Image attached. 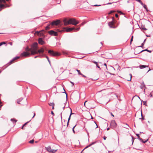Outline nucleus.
<instances>
[{
  "instance_id": "nucleus-19",
  "label": "nucleus",
  "mask_w": 153,
  "mask_h": 153,
  "mask_svg": "<svg viewBox=\"0 0 153 153\" xmlns=\"http://www.w3.org/2000/svg\"><path fill=\"white\" fill-rule=\"evenodd\" d=\"M140 88L142 89H143L144 88H146L145 85L143 82L141 84L140 86Z\"/></svg>"
},
{
  "instance_id": "nucleus-28",
  "label": "nucleus",
  "mask_w": 153,
  "mask_h": 153,
  "mask_svg": "<svg viewBox=\"0 0 153 153\" xmlns=\"http://www.w3.org/2000/svg\"><path fill=\"white\" fill-rule=\"evenodd\" d=\"M76 71L78 72V74L80 75H82V74L80 72V71L79 70L76 69Z\"/></svg>"
},
{
  "instance_id": "nucleus-61",
  "label": "nucleus",
  "mask_w": 153,
  "mask_h": 153,
  "mask_svg": "<svg viewBox=\"0 0 153 153\" xmlns=\"http://www.w3.org/2000/svg\"><path fill=\"white\" fill-rule=\"evenodd\" d=\"M141 116H142V119L143 120H144V118H143V116L142 115V114H141Z\"/></svg>"
},
{
  "instance_id": "nucleus-45",
  "label": "nucleus",
  "mask_w": 153,
  "mask_h": 153,
  "mask_svg": "<svg viewBox=\"0 0 153 153\" xmlns=\"http://www.w3.org/2000/svg\"><path fill=\"white\" fill-rule=\"evenodd\" d=\"M82 75L83 77H86V76H85V75H83L82 74V75Z\"/></svg>"
},
{
  "instance_id": "nucleus-39",
  "label": "nucleus",
  "mask_w": 153,
  "mask_h": 153,
  "mask_svg": "<svg viewBox=\"0 0 153 153\" xmlns=\"http://www.w3.org/2000/svg\"><path fill=\"white\" fill-rule=\"evenodd\" d=\"M71 113H70V115H71V114H74L73 113H72V110L71 109Z\"/></svg>"
},
{
  "instance_id": "nucleus-36",
  "label": "nucleus",
  "mask_w": 153,
  "mask_h": 153,
  "mask_svg": "<svg viewBox=\"0 0 153 153\" xmlns=\"http://www.w3.org/2000/svg\"><path fill=\"white\" fill-rule=\"evenodd\" d=\"M134 138L133 137H132V143L133 144L134 140Z\"/></svg>"
},
{
  "instance_id": "nucleus-1",
  "label": "nucleus",
  "mask_w": 153,
  "mask_h": 153,
  "mask_svg": "<svg viewBox=\"0 0 153 153\" xmlns=\"http://www.w3.org/2000/svg\"><path fill=\"white\" fill-rule=\"evenodd\" d=\"M64 25L65 26L71 24L74 25H76L79 23V22L76 21L75 19L71 18L68 20L65 19L63 20Z\"/></svg>"
},
{
  "instance_id": "nucleus-62",
  "label": "nucleus",
  "mask_w": 153,
  "mask_h": 153,
  "mask_svg": "<svg viewBox=\"0 0 153 153\" xmlns=\"http://www.w3.org/2000/svg\"><path fill=\"white\" fill-rule=\"evenodd\" d=\"M150 96L151 97H152V93H151L150 94Z\"/></svg>"
},
{
  "instance_id": "nucleus-22",
  "label": "nucleus",
  "mask_w": 153,
  "mask_h": 153,
  "mask_svg": "<svg viewBox=\"0 0 153 153\" xmlns=\"http://www.w3.org/2000/svg\"><path fill=\"white\" fill-rule=\"evenodd\" d=\"M10 120L13 122V123H16V122L17 121V120L15 119H10Z\"/></svg>"
},
{
  "instance_id": "nucleus-40",
  "label": "nucleus",
  "mask_w": 153,
  "mask_h": 153,
  "mask_svg": "<svg viewBox=\"0 0 153 153\" xmlns=\"http://www.w3.org/2000/svg\"><path fill=\"white\" fill-rule=\"evenodd\" d=\"M29 122V121H28L26 123H25L23 125V126H25V125H26V124L28 123V122Z\"/></svg>"
},
{
  "instance_id": "nucleus-30",
  "label": "nucleus",
  "mask_w": 153,
  "mask_h": 153,
  "mask_svg": "<svg viewBox=\"0 0 153 153\" xmlns=\"http://www.w3.org/2000/svg\"><path fill=\"white\" fill-rule=\"evenodd\" d=\"M34 140H30L29 142L30 143H34Z\"/></svg>"
},
{
  "instance_id": "nucleus-25",
  "label": "nucleus",
  "mask_w": 153,
  "mask_h": 153,
  "mask_svg": "<svg viewBox=\"0 0 153 153\" xmlns=\"http://www.w3.org/2000/svg\"><path fill=\"white\" fill-rule=\"evenodd\" d=\"M96 143V142H94L92 143L91 144H89V145H88V146H86L85 148V149H86L87 148H88V147L91 146V145H92L94 144H95Z\"/></svg>"
},
{
  "instance_id": "nucleus-34",
  "label": "nucleus",
  "mask_w": 153,
  "mask_h": 153,
  "mask_svg": "<svg viewBox=\"0 0 153 153\" xmlns=\"http://www.w3.org/2000/svg\"><path fill=\"white\" fill-rule=\"evenodd\" d=\"M144 45V43H142L141 45L140 46H138V47H142L143 48V46Z\"/></svg>"
},
{
  "instance_id": "nucleus-17",
  "label": "nucleus",
  "mask_w": 153,
  "mask_h": 153,
  "mask_svg": "<svg viewBox=\"0 0 153 153\" xmlns=\"http://www.w3.org/2000/svg\"><path fill=\"white\" fill-rule=\"evenodd\" d=\"M92 62L93 63L95 64L96 65V67L99 68L100 69H101V68L98 65L97 62H96L94 61H92Z\"/></svg>"
},
{
  "instance_id": "nucleus-2",
  "label": "nucleus",
  "mask_w": 153,
  "mask_h": 153,
  "mask_svg": "<svg viewBox=\"0 0 153 153\" xmlns=\"http://www.w3.org/2000/svg\"><path fill=\"white\" fill-rule=\"evenodd\" d=\"M31 55H33L37 54L36 51L38 49V43L37 42H35L31 45Z\"/></svg>"
},
{
  "instance_id": "nucleus-24",
  "label": "nucleus",
  "mask_w": 153,
  "mask_h": 153,
  "mask_svg": "<svg viewBox=\"0 0 153 153\" xmlns=\"http://www.w3.org/2000/svg\"><path fill=\"white\" fill-rule=\"evenodd\" d=\"M23 98H20L19 99H18L17 100V102L18 104H19V103L22 100Z\"/></svg>"
},
{
  "instance_id": "nucleus-47",
  "label": "nucleus",
  "mask_w": 153,
  "mask_h": 153,
  "mask_svg": "<svg viewBox=\"0 0 153 153\" xmlns=\"http://www.w3.org/2000/svg\"><path fill=\"white\" fill-rule=\"evenodd\" d=\"M142 29L145 30H146V29L145 27H142Z\"/></svg>"
},
{
  "instance_id": "nucleus-58",
  "label": "nucleus",
  "mask_w": 153,
  "mask_h": 153,
  "mask_svg": "<svg viewBox=\"0 0 153 153\" xmlns=\"http://www.w3.org/2000/svg\"><path fill=\"white\" fill-rule=\"evenodd\" d=\"M87 101H86L84 103V105L85 106V103L87 102Z\"/></svg>"
},
{
  "instance_id": "nucleus-15",
  "label": "nucleus",
  "mask_w": 153,
  "mask_h": 153,
  "mask_svg": "<svg viewBox=\"0 0 153 153\" xmlns=\"http://www.w3.org/2000/svg\"><path fill=\"white\" fill-rule=\"evenodd\" d=\"M19 56H16V57H15L14 58H13L10 62H9V63H10V64H11L12 63H13V61H14V60H15L16 59H17L19 58Z\"/></svg>"
},
{
  "instance_id": "nucleus-44",
  "label": "nucleus",
  "mask_w": 153,
  "mask_h": 153,
  "mask_svg": "<svg viewBox=\"0 0 153 153\" xmlns=\"http://www.w3.org/2000/svg\"><path fill=\"white\" fill-rule=\"evenodd\" d=\"M85 23H84V22H82V23L80 25L81 26H82V25H83Z\"/></svg>"
},
{
  "instance_id": "nucleus-6",
  "label": "nucleus",
  "mask_w": 153,
  "mask_h": 153,
  "mask_svg": "<svg viewBox=\"0 0 153 153\" xmlns=\"http://www.w3.org/2000/svg\"><path fill=\"white\" fill-rule=\"evenodd\" d=\"M117 124L114 120H112L111 121L110 123V126L112 128H115L117 126Z\"/></svg>"
},
{
  "instance_id": "nucleus-4",
  "label": "nucleus",
  "mask_w": 153,
  "mask_h": 153,
  "mask_svg": "<svg viewBox=\"0 0 153 153\" xmlns=\"http://www.w3.org/2000/svg\"><path fill=\"white\" fill-rule=\"evenodd\" d=\"M48 53L53 56H56L59 55L60 54L57 52H55L53 51L49 50Z\"/></svg>"
},
{
  "instance_id": "nucleus-7",
  "label": "nucleus",
  "mask_w": 153,
  "mask_h": 153,
  "mask_svg": "<svg viewBox=\"0 0 153 153\" xmlns=\"http://www.w3.org/2000/svg\"><path fill=\"white\" fill-rule=\"evenodd\" d=\"M30 55H31V53H30L29 52L25 51L21 53V56H22L28 57Z\"/></svg>"
},
{
  "instance_id": "nucleus-18",
  "label": "nucleus",
  "mask_w": 153,
  "mask_h": 153,
  "mask_svg": "<svg viewBox=\"0 0 153 153\" xmlns=\"http://www.w3.org/2000/svg\"><path fill=\"white\" fill-rule=\"evenodd\" d=\"M25 50L26 52H28L30 51L31 52V48H29L28 46H27L25 49Z\"/></svg>"
},
{
  "instance_id": "nucleus-53",
  "label": "nucleus",
  "mask_w": 153,
  "mask_h": 153,
  "mask_svg": "<svg viewBox=\"0 0 153 153\" xmlns=\"http://www.w3.org/2000/svg\"><path fill=\"white\" fill-rule=\"evenodd\" d=\"M106 137H105V136H104V137H103V139L104 140H105L106 139Z\"/></svg>"
},
{
  "instance_id": "nucleus-23",
  "label": "nucleus",
  "mask_w": 153,
  "mask_h": 153,
  "mask_svg": "<svg viewBox=\"0 0 153 153\" xmlns=\"http://www.w3.org/2000/svg\"><path fill=\"white\" fill-rule=\"evenodd\" d=\"M124 127L128 129L129 128V126L127 124H124Z\"/></svg>"
},
{
  "instance_id": "nucleus-21",
  "label": "nucleus",
  "mask_w": 153,
  "mask_h": 153,
  "mask_svg": "<svg viewBox=\"0 0 153 153\" xmlns=\"http://www.w3.org/2000/svg\"><path fill=\"white\" fill-rule=\"evenodd\" d=\"M147 51L149 53H151L152 52V51H150V50H149L147 49H145V50H142L139 53H141V52H142L143 51Z\"/></svg>"
},
{
  "instance_id": "nucleus-16",
  "label": "nucleus",
  "mask_w": 153,
  "mask_h": 153,
  "mask_svg": "<svg viewBox=\"0 0 153 153\" xmlns=\"http://www.w3.org/2000/svg\"><path fill=\"white\" fill-rule=\"evenodd\" d=\"M139 67L140 69H142L143 68H148L149 67V66L143 65H139Z\"/></svg>"
},
{
  "instance_id": "nucleus-10",
  "label": "nucleus",
  "mask_w": 153,
  "mask_h": 153,
  "mask_svg": "<svg viewBox=\"0 0 153 153\" xmlns=\"http://www.w3.org/2000/svg\"><path fill=\"white\" fill-rule=\"evenodd\" d=\"M112 21L110 22H109L108 23V25L111 28H114L113 27V26L114 25V22H113L114 20V17L112 18Z\"/></svg>"
},
{
  "instance_id": "nucleus-49",
  "label": "nucleus",
  "mask_w": 153,
  "mask_h": 153,
  "mask_svg": "<svg viewBox=\"0 0 153 153\" xmlns=\"http://www.w3.org/2000/svg\"><path fill=\"white\" fill-rule=\"evenodd\" d=\"M69 122V120H68V122H67V126H68V124Z\"/></svg>"
},
{
  "instance_id": "nucleus-35",
  "label": "nucleus",
  "mask_w": 153,
  "mask_h": 153,
  "mask_svg": "<svg viewBox=\"0 0 153 153\" xmlns=\"http://www.w3.org/2000/svg\"><path fill=\"white\" fill-rule=\"evenodd\" d=\"M42 55H39V56H36L34 57V58H36L38 57H42Z\"/></svg>"
},
{
  "instance_id": "nucleus-13",
  "label": "nucleus",
  "mask_w": 153,
  "mask_h": 153,
  "mask_svg": "<svg viewBox=\"0 0 153 153\" xmlns=\"http://www.w3.org/2000/svg\"><path fill=\"white\" fill-rule=\"evenodd\" d=\"M44 49L43 48H41L40 49L38 50V51H36V52H37V54L38 53H42L43 54L44 52Z\"/></svg>"
},
{
  "instance_id": "nucleus-11",
  "label": "nucleus",
  "mask_w": 153,
  "mask_h": 153,
  "mask_svg": "<svg viewBox=\"0 0 153 153\" xmlns=\"http://www.w3.org/2000/svg\"><path fill=\"white\" fill-rule=\"evenodd\" d=\"M1 1H2L4 3H6L5 0H0V2ZM6 7L5 6V5L3 4H0V11L1 10V8H5Z\"/></svg>"
},
{
  "instance_id": "nucleus-57",
  "label": "nucleus",
  "mask_w": 153,
  "mask_h": 153,
  "mask_svg": "<svg viewBox=\"0 0 153 153\" xmlns=\"http://www.w3.org/2000/svg\"><path fill=\"white\" fill-rule=\"evenodd\" d=\"M35 116V113L34 112V115H33V117H32V118H33Z\"/></svg>"
},
{
  "instance_id": "nucleus-51",
  "label": "nucleus",
  "mask_w": 153,
  "mask_h": 153,
  "mask_svg": "<svg viewBox=\"0 0 153 153\" xmlns=\"http://www.w3.org/2000/svg\"><path fill=\"white\" fill-rule=\"evenodd\" d=\"M1 43H2V44H6L5 42H1Z\"/></svg>"
},
{
  "instance_id": "nucleus-42",
  "label": "nucleus",
  "mask_w": 153,
  "mask_h": 153,
  "mask_svg": "<svg viewBox=\"0 0 153 153\" xmlns=\"http://www.w3.org/2000/svg\"><path fill=\"white\" fill-rule=\"evenodd\" d=\"M51 114H53V116L54 115V113L53 112V111H51Z\"/></svg>"
},
{
  "instance_id": "nucleus-64",
  "label": "nucleus",
  "mask_w": 153,
  "mask_h": 153,
  "mask_svg": "<svg viewBox=\"0 0 153 153\" xmlns=\"http://www.w3.org/2000/svg\"><path fill=\"white\" fill-rule=\"evenodd\" d=\"M110 129V128H107V131H108Z\"/></svg>"
},
{
  "instance_id": "nucleus-14",
  "label": "nucleus",
  "mask_w": 153,
  "mask_h": 153,
  "mask_svg": "<svg viewBox=\"0 0 153 153\" xmlns=\"http://www.w3.org/2000/svg\"><path fill=\"white\" fill-rule=\"evenodd\" d=\"M19 56H16V57H15L14 58H13L10 62H9V63H10V64H11L12 63H13V61H14V60H15L16 59H17L19 58Z\"/></svg>"
},
{
  "instance_id": "nucleus-63",
  "label": "nucleus",
  "mask_w": 153,
  "mask_h": 153,
  "mask_svg": "<svg viewBox=\"0 0 153 153\" xmlns=\"http://www.w3.org/2000/svg\"><path fill=\"white\" fill-rule=\"evenodd\" d=\"M104 65L105 66L106 68H107V66H106V63H105L104 64Z\"/></svg>"
},
{
  "instance_id": "nucleus-41",
  "label": "nucleus",
  "mask_w": 153,
  "mask_h": 153,
  "mask_svg": "<svg viewBox=\"0 0 153 153\" xmlns=\"http://www.w3.org/2000/svg\"><path fill=\"white\" fill-rule=\"evenodd\" d=\"M115 16L117 18L118 17V15L117 14H116Z\"/></svg>"
},
{
  "instance_id": "nucleus-38",
  "label": "nucleus",
  "mask_w": 153,
  "mask_h": 153,
  "mask_svg": "<svg viewBox=\"0 0 153 153\" xmlns=\"http://www.w3.org/2000/svg\"><path fill=\"white\" fill-rule=\"evenodd\" d=\"M143 104L144 105H145L146 103V101H143Z\"/></svg>"
},
{
  "instance_id": "nucleus-29",
  "label": "nucleus",
  "mask_w": 153,
  "mask_h": 153,
  "mask_svg": "<svg viewBox=\"0 0 153 153\" xmlns=\"http://www.w3.org/2000/svg\"><path fill=\"white\" fill-rule=\"evenodd\" d=\"M49 25L47 26L46 27H45V29L46 30H48V29H50V27H49V25Z\"/></svg>"
},
{
  "instance_id": "nucleus-60",
  "label": "nucleus",
  "mask_w": 153,
  "mask_h": 153,
  "mask_svg": "<svg viewBox=\"0 0 153 153\" xmlns=\"http://www.w3.org/2000/svg\"><path fill=\"white\" fill-rule=\"evenodd\" d=\"M111 115L113 117H114V115L112 114V113H111Z\"/></svg>"
},
{
  "instance_id": "nucleus-32",
  "label": "nucleus",
  "mask_w": 153,
  "mask_h": 153,
  "mask_svg": "<svg viewBox=\"0 0 153 153\" xmlns=\"http://www.w3.org/2000/svg\"><path fill=\"white\" fill-rule=\"evenodd\" d=\"M76 126V125L74 126L72 128V131L74 133H75V131L74 130V128Z\"/></svg>"
},
{
  "instance_id": "nucleus-48",
  "label": "nucleus",
  "mask_w": 153,
  "mask_h": 153,
  "mask_svg": "<svg viewBox=\"0 0 153 153\" xmlns=\"http://www.w3.org/2000/svg\"><path fill=\"white\" fill-rule=\"evenodd\" d=\"M71 115H70L69 116V117L68 118V120H70V119H71Z\"/></svg>"
},
{
  "instance_id": "nucleus-8",
  "label": "nucleus",
  "mask_w": 153,
  "mask_h": 153,
  "mask_svg": "<svg viewBox=\"0 0 153 153\" xmlns=\"http://www.w3.org/2000/svg\"><path fill=\"white\" fill-rule=\"evenodd\" d=\"M46 149L49 152H52V153H55L56 152L57 150H52L50 146H48L47 147H46Z\"/></svg>"
},
{
  "instance_id": "nucleus-52",
  "label": "nucleus",
  "mask_w": 153,
  "mask_h": 153,
  "mask_svg": "<svg viewBox=\"0 0 153 153\" xmlns=\"http://www.w3.org/2000/svg\"><path fill=\"white\" fill-rule=\"evenodd\" d=\"M112 3H108L106 4H112Z\"/></svg>"
},
{
  "instance_id": "nucleus-12",
  "label": "nucleus",
  "mask_w": 153,
  "mask_h": 153,
  "mask_svg": "<svg viewBox=\"0 0 153 153\" xmlns=\"http://www.w3.org/2000/svg\"><path fill=\"white\" fill-rule=\"evenodd\" d=\"M38 43L41 45H43L45 43V42L42 40V38H40L38 39Z\"/></svg>"
},
{
  "instance_id": "nucleus-27",
  "label": "nucleus",
  "mask_w": 153,
  "mask_h": 153,
  "mask_svg": "<svg viewBox=\"0 0 153 153\" xmlns=\"http://www.w3.org/2000/svg\"><path fill=\"white\" fill-rule=\"evenodd\" d=\"M129 75L130 76V78L128 79H127V81H130L131 80V77H132V74H129Z\"/></svg>"
},
{
  "instance_id": "nucleus-26",
  "label": "nucleus",
  "mask_w": 153,
  "mask_h": 153,
  "mask_svg": "<svg viewBox=\"0 0 153 153\" xmlns=\"http://www.w3.org/2000/svg\"><path fill=\"white\" fill-rule=\"evenodd\" d=\"M49 105L50 106H53L54 105V103L53 102H50L49 103Z\"/></svg>"
},
{
  "instance_id": "nucleus-33",
  "label": "nucleus",
  "mask_w": 153,
  "mask_h": 153,
  "mask_svg": "<svg viewBox=\"0 0 153 153\" xmlns=\"http://www.w3.org/2000/svg\"><path fill=\"white\" fill-rule=\"evenodd\" d=\"M45 57L47 59H48V62L50 64V61L49 59V58L47 56H45Z\"/></svg>"
},
{
  "instance_id": "nucleus-50",
  "label": "nucleus",
  "mask_w": 153,
  "mask_h": 153,
  "mask_svg": "<svg viewBox=\"0 0 153 153\" xmlns=\"http://www.w3.org/2000/svg\"><path fill=\"white\" fill-rule=\"evenodd\" d=\"M85 148L81 151V153H84L83 151L85 149Z\"/></svg>"
},
{
  "instance_id": "nucleus-20",
  "label": "nucleus",
  "mask_w": 153,
  "mask_h": 153,
  "mask_svg": "<svg viewBox=\"0 0 153 153\" xmlns=\"http://www.w3.org/2000/svg\"><path fill=\"white\" fill-rule=\"evenodd\" d=\"M138 139L141 142L144 143H146L147 141V140H145V141H143V139L142 138H140V137H139V138H138Z\"/></svg>"
},
{
  "instance_id": "nucleus-43",
  "label": "nucleus",
  "mask_w": 153,
  "mask_h": 153,
  "mask_svg": "<svg viewBox=\"0 0 153 153\" xmlns=\"http://www.w3.org/2000/svg\"><path fill=\"white\" fill-rule=\"evenodd\" d=\"M94 6H101V5H98L97 4H95L94 5Z\"/></svg>"
},
{
  "instance_id": "nucleus-31",
  "label": "nucleus",
  "mask_w": 153,
  "mask_h": 153,
  "mask_svg": "<svg viewBox=\"0 0 153 153\" xmlns=\"http://www.w3.org/2000/svg\"><path fill=\"white\" fill-rule=\"evenodd\" d=\"M143 7L146 10H147V11H148V10H147V7H146V6L145 5V4H144L143 6Z\"/></svg>"
},
{
  "instance_id": "nucleus-5",
  "label": "nucleus",
  "mask_w": 153,
  "mask_h": 153,
  "mask_svg": "<svg viewBox=\"0 0 153 153\" xmlns=\"http://www.w3.org/2000/svg\"><path fill=\"white\" fill-rule=\"evenodd\" d=\"M60 21L59 20H57L56 21H53L50 24V25H51L52 26L54 25H57L60 23Z\"/></svg>"
},
{
  "instance_id": "nucleus-56",
  "label": "nucleus",
  "mask_w": 153,
  "mask_h": 153,
  "mask_svg": "<svg viewBox=\"0 0 153 153\" xmlns=\"http://www.w3.org/2000/svg\"><path fill=\"white\" fill-rule=\"evenodd\" d=\"M113 12H114V11H113V10H111V11H110V13H109V14L111 13H113Z\"/></svg>"
},
{
  "instance_id": "nucleus-54",
  "label": "nucleus",
  "mask_w": 153,
  "mask_h": 153,
  "mask_svg": "<svg viewBox=\"0 0 153 153\" xmlns=\"http://www.w3.org/2000/svg\"><path fill=\"white\" fill-rule=\"evenodd\" d=\"M136 1H137L139 2H140V1H141L140 0H136Z\"/></svg>"
},
{
  "instance_id": "nucleus-59",
  "label": "nucleus",
  "mask_w": 153,
  "mask_h": 153,
  "mask_svg": "<svg viewBox=\"0 0 153 153\" xmlns=\"http://www.w3.org/2000/svg\"><path fill=\"white\" fill-rule=\"evenodd\" d=\"M146 39H145V40H144L143 43L144 44V43H145V42H146Z\"/></svg>"
},
{
  "instance_id": "nucleus-55",
  "label": "nucleus",
  "mask_w": 153,
  "mask_h": 153,
  "mask_svg": "<svg viewBox=\"0 0 153 153\" xmlns=\"http://www.w3.org/2000/svg\"><path fill=\"white\" fill-rule=\"evenodd\" d=\"M136 135L138 137V138H139V134H137Z\"/></svg>"
},
{
  "instance_id": "nucleus-9",
  "label": "nucleus",
  "mask_w": 153,
  "mask_h": 153,
  "mask_svg": "<svg viewBox=\"0 0 153 153\" xmlns=\"http://www.w3.org/2000/svg\"><path fill=\"white\" fill-rule=\"evenodd\" d=\"M48 33L49 34L51 35L54 36H57L58 35L57 32L54 31L53 30H51L48 32Z\"/></svg>"
},
{
  "instance_id": "nucleus-37",
  "label": "nucleus",
  "mask_w": 153,
  "mask_h": 153,
  "mask_svg": "<svg viewBox=\"0 0 153 153\" xmlns=\"http://www.w3.org/2000/svg\"><path fill=\"white\" fill-rule=\"evenodd\" d=\"M141 4L142 6H143L144 4H143V3L142 2V1H140V2H139Z\"/></svg>"
},
{
  "instance_id": "nucleus-3",
  "label": "nucleus",
  "mask_w": 153,
  "mask_h": 153,
  "mask_svg": "<svg viewBox=\"0 0 153 153\" xmlns=\"http://www.w3.org/2000/svg\"><path fill=\"white\" fill-rule=\"evenodd\" d=\"M65 29L66 32H70L73 30H75V31H78L80 27H79L77 28L76 29H75L74 27L72 28H68V27H65Z\"/></svg>"
},
{
  "instance_id": "nucleus-46",
  "label": "nucleus",
  "mask_w": 153,
  "mask_h": 153,
  "mask_svg": "<svg viewBox=\"0 0 153 153\" xmlns=\"http://www.w3.org/2000/svg\"><path fill=\"white\" fill-rule=\"evenodd\" d=\"M63 89L64 91V92H63V93H65L66 94V96H67V94L66 93V92L65 89H64V88H63Z\"/></svg>"
}]
</instances>
